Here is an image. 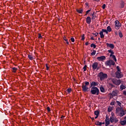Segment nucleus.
I'll use <instances>...</instances> for the list:
<instances>
[{"instance_id":"f257e3e1","label":"nucleus","mask_w":126,"mask_h":126,"mask_svg":"<svg viewBox=\"0 0 126 126\" xmlns=\"http://www.w3.org/2000/svg\"><path fill=\"white\" fill-rule=\"evenodd\" d=\"M116 114L119 115L120 117H124L126 115V111L123 108H117L116 109Z\"/></svg>"},{"instance_id":"f03ea898","label":"nucleus","mask_w":126,"mask_h":126,"mask_svg":"<svg viewBox=\"0 0 126 126\" xmlns=\"http://www.w3.org/2000/svg\"><path fill=\"white\" fill-rule=\"evenodd\" d=\"M89 82L86 81L84 83L82 84V91L84 92H88V91L89 90Z\"/></svg>"},{"instance_id":"7ed1b4c3","label":"nucleus","mask_w":126,"mask_h":126,"mask_svg":"<svg viewBox=\"0 0 126 126\" xmlns=\"http://www.w3.org/2000/svg\"><path fill=\"white\" fill-rule=\"evenodd\" d=\"M91 94H93V95H99V94L100 93L99 89L96 87H92L91 90Z\"/></svg>"},{"instance_id":"20e7f679","label":"nucleus","mask_w":126,"mask_h":126,"mask_svg":"<svg viewBox=\"0 0 126 126\" xmlns=\"http://www.w3.org/2000/svg\"><path fill=\"white\" fill-rule=\"evenodd\" d=\"M98 77H99L100 81L104 80V79H107L108 78V75L105 74L102 72H100L97 75Z\"/></svg>"},{"instance_id":"39448f33","label":"nucleus","mask_w":126,"mask_h":126,"mask_svg":"<svg viewBox=\"0 0 126 126\" xmlns=\"http://www.w3.org/2000/svg\"><path fill=\"white\" fill-rule=\"evenodd\" d=\"M122 27V24L119 20H116L115 22V28L116 30H119Z\"/></svg>"},{"instance_id":"423d86ee","label":"nucleus","mask_w":126,"mask_h":126,"mask_svg":"<svg viewBox=\"0 0 126 126\" xmlns=\"http://www.w3.org/2000/svg\"><path fill=\"white\" fill-rule=\"evenodd\" d=\"M115 64H116V63H115V62L111 60L107 61L105 63V65L108 66H111V65H115Z\"/></svg>"},{"instance_id":"0eeeda50","label":"nucleus","mask_w":126,"mask_h":126,"mask_svg":"<svg viewBox=\"0 0 126 126\" xmlns=\"http://www.w3.org/2000/svg\"><path fill=\"white\" fill-rule=\"evenodd\" d=\"M112 82L115 85H117V86H119V85H120L122 82L121 80H117L114 79L112 80Z\"/></svg>"},{"instance_id":"6e6552de","label":"nucleus","mask_w":126,"mask_h":126,"mask_svg":"<svg viewBox=\"0 0 126 126\" xmlns=\"http://www.w3.org/2000/svg\"><path fill=\"white\" fill-rule=\"evenodd\" d=\"M115 75H116V78H122V77H124V75H123V73H122V72L120 71V72H116L115 73Z\"/></svg>"},{"instance_id":"1a4fd4ad","label":"nucleus","mask_w":126,"mask_h":126,"mask_svg":"<svg viewBox=\"0 0 126 126\" xmlns=\"http://www.w3.org/2000/svg\"><path fill=\"white\" fill-rule=\"evenodd\" d=\"M96 60H97L98 62H103V61H105V60H106V57L104 56L98 57L96 58Z\"/></svg>"},{"instance_id":"9d476101","label":"nucleus","mask_w":126,"mask_h":126,"mask_svg":"<svg viewBox=\"0 0 126 126\" xmlns=\"http://www.w3.org/2000/svg\"><path fill=\"white\" fill-rule=\"evenodd\" d=\"M93 69L94 70H95V69H97L98 67V63L97 62H94L93 63L92 65Z\"/></svg>"},{"instance_id":"9b49d317","label":"nucleus","mask_w":126,"mask_h":126,"mask_svg":"<svg viewBox=\"0 0 126 126\" xmlns=\"http://www.w3.org/2000/svg\"><path fill=\"white\" fill-rule=\"evenodd\" d=\"M98 82H92V83H91V88L92 87H95V86H98Z\"/></svg>"},{"instance_id":"f8f14e48","label":"nucleus","mask_w":126,"mask_h":126,"mask_svg":"<svg viewBox=\"0 0 126 126\" xmlns=\"http://www.w3.org/2000/svg\"><path fill=\"white\" fill-rule=\"evenodd\" d=\"M119 93V91L118 90H115L113 91L111 94V95L112 96H117L118 95V94Z\"/></svg>"},{"instance_id":"ddd939ff","label":"nucleus","mask_w":126,"mask_h":126,"mask_svg":"<svg viewBox=\"0 0 126 126\" xmlns=\"http://www.w3.org/2000/svg\"><path fill=\"white\" fill-rule=\"evenodd\" d=\"M86 22L87 24H90L91 23V17L88 16L86 18Z\"/></svg>"},{"instance_id":"4468645a","label":"nucleus","mask_w":126,"mask_h":126,"mask_svg":"<svg viewBox=\"0 0 126 126\" xmlns=\"http://www.w3.org/2000/svg\"><path fill=\"white\" fill-rule=\"evenodd\" d=\"M107 47H109V48H111V49H114L115 48V45L113 44H110V43H106Z\"/></svg>"},{"instance_id":"2eb2a0df","label":"nucleus","mask_w":126,"mask_h":126,"mask_svg":"<svg viewBox=\"0 0 126 126\" xmlns=\"http://www.w3.org/2000/svg\"><path fill=\"white\" fill-rule=\"evenodd\" d=\"M122 126H126V117H125V120L121 121Z\"/></svg>"},{"instance_id":"dca6fc26","label":"nucleus","mask_w":126,"mask_h":126,"mask_svg":"<svg viewBox=\"0 0 126 126\" xmlns=\"http://www.w3.org/2000/svg\"><path fill=\"white\" fill-rule=\"evenodd\" d=\"M119 7L120 8H124V7H125V2L124 1H122L120 2Z\"/></svg>"},{"instance_id":"f3484780","label":"nucleus","mask_w":126,"mask_h":126,"mask_svg":"<svg viewBox=\"0 0 126 126\" xmlns=\"http://www.w3.org/2000/svg\"><path fill=\"white\" fill-rule=\"evenodd\" d=\"M108 53H110V57H112V56L114 55V54H115V53L114 52V51L112 50H108Z\"/></svg>"},{"instance_id":"a211bd4d","label":"nucleus","mask_w":126,"mask_h":126,"mask_svg":"<svg viewBox=\"0 0 126 126\" xmlns=\"http://www.w3.org/2000/svg\"><path fill=\"white\" fill-rule=\"evenodd\" d=\"M100 90L102 93H105V88L102 86H101L100 87Z\"/></svg>"},{"instance_id":"6ab92c4d","label":"nucleus","mask_w":126,"mask_h":126,"mask_svg":"<svg viewBox=\"0 0 126 126\" xmlns=\"http://www.w3.org/2000/svg\"><path fill=\"white\" fill-rule=\"evenodd\" d=\"M126 86H125V85H123V84L121 85V86H120V90H121V91H122V90H124V89H126Z\"/></svg>"},{"instance_id":"aec40b11","label":"nucleus","mask_w":126,"mask_h":126,"mask_svg":"<svg viewBox=\"0 0 126 126\" xmlns=\"http://www.w3.org/2000/svg\"><path fill=\"white\" fill-rule=\"evenodd\" d=\"M99 35L100 36V38H101V39H103V38H104V37H105V36L104 35V33H103V32H99Z\"/></svg>"},{"instance_id":"412c9836","label":"nucleus","mask_w":126,"mask_h":126,"mask_svg":"<svg viewBox=\"0 0 126 126\" xmlns=\"http://www.w3.org/2000/svg\"><path fill=\"white\" fill-rule=\"evenodd\" d=\"M95 125H96V126H102V122H99L97 121L95 122Z\"/></svg>"},{"instance_id":"4be33fe9","label":"nucleus","mask_w":126,"mask_h":126,"mask_svg":"<svg viewBox=\"0 0 126 126\" xmlns=\"http://www.w3.org/2000/svg\"><path fill=\"white\" fill-rule=\"evenodd\" d=\"M107 32H111L112 31V28H111V26H108L107 27Z\"/></svg>"},{"instance_id":"5701e85b","label":"nucleus","mask_w":126,"mask_h":126,"mask_svg":"<svg viewBox=\"0 0 126 126\" xmlns=\"http://www.w3.org/2000/svg\"><path fill=\"white\" fill-rule=\"evenodd\" d=\"M76 11H77V12H78V13H82L83 12V9H77Z\"/></svg>"},{"instance_id":"b1692460","label":"nucleus","mask_w":126,"mask_h":126,"mask_svg":"<svg viewBox=\"0 0 126 126\" xmlns=\"http://www.w3.org/2000/svg\"><path fill=\"white\" fill-rule=\"evenodd\" d=\"M115 118L113 117H111L110 118V123H114Z\"/></svg>"},{"instance_id":"393cba45","label":"nucleus","mask_w":126,"mask_h":126,"mask_svg":"<svg viewBox=\"0 0 126 126\" xmlns=\"http://www.w3.org/2000/svg\"><path fill=\"white\" fill-rule=\"evenodd\" d=\"M63 40H64V41H65V42L67 45H68V44H69V43L68 42V41L67 40V38H66V37L64 36L63 37Z\"/></svg>"},{"instance_id":"a878e982","label":"nucleus","mask_w":126,"mask_h":126,"mask_svg":"<svg viewBox=\"0 0 126 126\" xmlns=\"http://www.w3.org/2000/svg\"><path fill=\"white\" fill-rule=\"evenodd\" d=\"M110 125V121L109 120H106L105 121V126H108Z\"/></svg>"},{"instance_id":"bb28decb","label":"nucleus","mask_w":126,"mask_h":126,"mask_svg":"<svg viewBox=\"0 0 126 126\" xmlns=\"http://www.w3.org/2000/svg\"><path fill=\"white\" fill-rule=\"evenodd\" d=\"M91 48H93L94 49H95L96 48V45H95V44H94V43H92L91 45Z\"/></svg>"},{"instance_id":"cd10ccee","label":"nucleus","mask_w":126,"mask_h":126,"mask_svg":"<svg viewBox=\"0 0 126 126\" xmlns=\"http://www.w3.org/2000/svg\"><path fill=\"white\" fill-rule=\"evenodd\" d=\"M28 58L29 59L31 60L32 61L33 60V56L31 55H28Z\"/></svg>"},{"instance_id":"c85d7f7f","label":"nucleus","mask_w":126,"mask_h":126,"mask_svg":"<svg viewBox=\"0 0 126 126\" xmlns=\"http://www.w3.org/2000/svg\"><path fill=\"white\" fill-rule=\"evenodd\" d=\"M101 32H102L103 33H106V34H108V31H107V30L102 29L101 30Z\"/></svg>"},{"instance_id":"c756f323","label":"nucleus","mask_w":126,"mask_h":126,"mask_svg":"<svg viewBox=\"0 0 126 126\" xmlns=\"http://www.w3.org/2000/svg\"><path fill=\"white\" fill-rule=\"evenodd\" d=\"M91 55L92 56H95V55H96V50H94L93 52L91 53Z\"/></svg>"},{"instance_id":"7c9ffc66","label":"nucleus","mask_w":126,"mask_h":126,"mask_svg":"<svg viewBox=\"0 0 126 126\" xmlns=\"http://www.w3.org/2000/svg\"><path fill=\"white\" fill-rule=\"evenodd\" d=\"M109 88H110V89H112V88H113V87H115V86H114V85H113V84H109Z\"/></svg>"},{"instance_id":"2f4dec72","label":"nucleus","mask_w":126,"mask_h":126,"mask_svg":"<svg viewBox=\"0 0 126 126\" xmlns=\"http://www.w3.org/2000/svg\"><path fill=\"white\" fill-rule=\"evenodd\" d=\"M111 57L115 62H117V59L116 58V56L115 55H113Z\"/></svg>"},{"instance_id":"473e14b6","label":"nucleus","mask_w":126,"mask_h":126,"mask_svg":"<svg viewBox=\"0 0 126 126\" xmlns=\"http://www.w3.org/2000/svg\"><path fill=\"white\" fill-rule=\"evenodd\" d=\"M113 110V108L111 107H109L108 108V111L110 113V112H112Z\"/></svg>"},{"instance_id":"72a5a7b5","label":"nucleus","mask_w":126,"mask_h":126,"mask_svg":"<svg viewBox=\"0 0 126 126\" xmlns=\"http://www.w3.org/2000/svg\"><path fill=\"white\" fill-rule=\"evenodd\" d=\"M94 115L95 116H99V111H94Z\"/></svg>"},{"instance_id":"f704fd0d","label":"nucleus","mask_w":126,"mask_h":126,"mask_svg":"<svg viewBox=\"0 0 126 126\" xmlns=\"http://www.w3.org/2000/svg\"><path fill=\"white\" fill-rule=\"evenodd\" d=\"M119 37H120V38H123V33L121 32H119Z\"/></svg>"},{"instance_id":"c9c22d12","label":"nucleus","mask_w":126,"mask_h":126,"mask_svg":"<svg viewBox=\"0 0 126 126\" xmlns=\"http://www.w3.org/2000/svg\"><path fill=\"white\" fill-rule=\"evenodd\" d=\"M12 70H13L12 71L13 72H16V70H17V68L13 67Z\"/></svg>"},{"instance_id":"e433bc0d","label":"nucleus","mask_w":126,"mask_h":126,"mask_svg":"<svg viewBox=\"0 0 126 126\" xmlns=\"http://www.w3.org/2000/svg\"><path fill=\"white\" fill-rule=\"evenodd\" d=\"M85 35L84 34L82 35V38H81L82 41H84V40L85 39Z\"/></svg>"},{"instance_id":"4c0bfd02","label":"nucleus","mask_w":126,"mask_h":126,"mask_svg":"<svg viewBox=\"0 0 126 126\" xmlns=\"http://www.w3.org/2000/svg\"><path fill=\"white\" fill-rule=\"evenodd\" d=\"M87 68V65H85L83 68V69L84 70V71H86V69Z\"/></svg>"},{"instance_id":"58836bf2","label":"nucleus","mask_w":126,"mask_h":126,"mask_svg":"<svg viewBox=\"0 0 126 126\" xmlns=\"http://www.w3.org/2000/svg\"><path fill=\"white\" fill-rule=\"evenodd\" d=\"M117 105H118V106H120V107H121V106L122 105V103H121L120 101H116Z\"/></svg>"},{"instance_id":"ea45409f","label":"nucleus","mask_w":126,"mask_h":126,"mask_svg":"<svg viewBox=\"0 0 126 126\" xmlns=\"http://www.w3.org/2000/svg\"><path fill=\"white\" fill-rule=\"evenodd\" d=\"M98 34H99L98 33V32H95V33H92L93 35H94V37H97V36H98Z\"/></svg>"},{"instance_id":"a19ab883","label":"nucleus","mask_w":126,"mask_h":126,"mask_svg":"<svg viewBox=\"0 0 126 126\" xmlns=\"http://www.w3.org/2000/svg\"><path fill=\"white\" fill-rule=\"evenodd\" d=\"M92 19L93 20H94V19H95V17H96V16H95L94 15V13H93V14H92Z\"/></svg>"},{"instance_id":"79ce46f5","label":"nucleus","mask_w":126,"mask_h":126,"mask_svg":"<svg viewBox=\"0 0 126 126\" xmlns=\"http://www.w3.org/2000/svg\"><path fill=\"white\" fill-rule=\"evenodd\" d=\"M67 92H68V93H70V92H71V89H67Z\"/></svg>"},{"instance_id":"37998d69","label":"nucleus","mask_w":126,"mask_h":126,"mask_svg":"<svg viewBox=\"0 0 126 126\" xmlns=\"http://www.w3.org/2000/svg\"><path fill=\"white\" fill-rule=\"evenodd\" d=\"M102 9H105V8H106V4H103L102 5Z\"/></svg>"},{"instance_id":"c03bdc74","label":"nucleus","mask_w":126,"mask_h":126,"mask_svg":"<svg viewBox=\"0 0 126 126\" xmlns=\"http://www.w3.org/2000/svg\"><path fill=\"white\" fill-rule=\"evenodd\" d=\"M91 39H92L93 41H94V40H95V39H94V37L92 35H91Z\"/></svg>"},{"instance_id":"a18cd8bd","label":"nucleus","mask_w":126,"mask_h":126,"mask_svg":"<svg viewBox=\"0 0 126 126\" xmlns=\"http://www.w3.org/2000/svg\"><path fill=\"white\" fill-rule=\"evenodd\" d=\"M117 71L116 72H120L121 71V70L120 69V67H119V66L117 67Z\"/></svg>"},{"instance_id":"49530a36","label":"nucleus","mask_w":126,"mask_h":126,"mask_svg":"<svg viewBox=\"0 0 126 126\" xmlns=\"http://www.w3.org/2000/svg\"><path fill=\"white\" fill-rule=\"evenodd\" d=\"M90 11H91V10H88L86 11V13L85 14V15H87V14H88L89 12H90Z\"/></svg>"},{"instance_id":"de8ad7c7","label":"nucleus","mask_w":126,"mask_h":126,"mask_svg":"<svg viewBox=\"0 0 126 126\" xmlns=\"http://www.w3.org/2000/svg\"><path fill=\"white\" fill-rule=\"evenodd\" d=\"M47 110L48 112H51V109L49 107H47Z\"/></svg>"},{"instance_id":"09e8293b","label":"nucleus","mask_w":126,"mask_h":126,"mask_svg":"<svg viewBox=\"0 0 126 126\" xmlns=\"http://www.w3.org/2000/svg\"><path fill=\"white\" fill-rule=\"evenodd\" d=\"M110 105H111V106H114V105H115V102L112 101L110 103Z\"/></svg>"},{"instance_id":"8fccbe9b","label":"nucleus","mask_w":126,"mask_h":126,"mask_svg":"<svg viewBox=\"0 0 126 126\" xmlns=\"http://www.w3.org/2000/svg\"><path fill=\"white\" fill-rule=\"evenodd\" d=\"M115 123H118V122H119V121L117 119V118H114V121Z\"/></svg>"},{"instance_id":"3c124183","label":"nucleus","mask_w":126,"mask_h":126,"mask_svg":"<svg viewBox=\"0 0 126 126\" xmlns=\"http://www.w3.org/2000/svg\"><path fill=\"white\" fill-rule=\"evenodd\" d=\"M71 42H73V43L74 42V38L71 37Z\"/></svg>"},{"instance_id":"603ef678","label":"nucleus","mask_w":126,"mask_h":126,"mask_svg":"<svg viewBox=\"0 0 126 126\" xmlns=\"http://www.w3.org/2000/svg\"><path fill=\"white\" fill-rule=\"evenodd\" d=\"M38 38H39V39L42 38V35H41V33H39L38 34Z\"/></svg>"},{"instance_id":"864d4df0","label":"nucleus","mask_w":126,"mask_h":126,"mask_svg":"<svg viewBox=\"0 0 126 126\" xmlns=\"http://www.w3.org/2000/svg\"><path fill=\"white\" fill-rule=\"evenodd\" d=\"M45 65H46V68H47V70H48L49 67L48 66V64H46Z\"/></svg>"},{"instance_id":"5fc2aeb1","label":"nucleus","mask_w":126,"mask_h":126,"mask_svg":"<svg viewBox=\"0 0 126 126\" xmlns=\"http://www.w3.org/2000/svg\"><path fill=\"white\" fill-rule=\"evenodd\" d=\"M85 45H86V46H88V45H89V42H86Z\"/></svg>"},{"instance_id":"6e6d98bb","label":"nucleus","mask_w":126,"mask_h":126,"mask_svg":"<svg viewBox=\"0 0 126 126\" xmlns=\"http://www.w3.org/2000/svg\"><path fill=\"white\" fill-rule=\"evenodd\" d=\"M63 118H64V116L62 115L61 118L62 119V120H63Z\"/></svg>"},{"instance_id":"4d7b16f0","label":"nucleus","mask_w":126,"mask_h":126,"mask_svg":"<svg viewBox=\"0 0 126 126\" xmlns=\"http://www.w3.org/2000/svg\"><path fill=\"white\" fill-rule=\"evenodd\" d=\"M91 119L93 122L94 121V118H91Z\"/></svg>"},{"instance_id":"13d9d810","label":"nucleus","mask_w":126,"mask_h":126,"mask_svg":"<svg viewBox=\"0 0 126 126\" xmlns=\"http://www.w3.org/2000/svg\"><path fill=\"white\" fill-rule=\"evenodd\" d=\"M115 35H118V32H115Z\"/></svg>"},{"instance_id":"bf43d9fd","label":"nucleus","mask_w":126,"mask_h":126,"mask_svg":"<svg viewBox=\"0 0 126 126\" xmlns=\"http://www.w3.org/2000/svg\"><path fill=\"white\" fill-rule=\"evenodd\" d=\"M98 115H96L95 117V119H97L98 118Z\"/></svg>"},{"instance_id":"052dcab7","label":"nucleus","mask_w":126,"mask_h":126,"mask_svg":"<svg viewBox=\"0 0 126 126\" xmlns=\"http://www.w3.org/2000/svg\"><path fill=\"white\" fill-rule=\"evenodd\" d=\"M85 4H86V5L88 6V3L86 2V3H85Z\"/></svg>"},{"instance_id":"680f3d73","label":"nucleus","mask_w":126,"mask_h":126,"mask_svg":"<svg viewBox=\"0 0 126 126\" xmlns=\"http://www.w3.org/2000/svg\"><path fill=\"white\" fill-rule=\"evenodd\" d=\"M98 40H99V41H100V37H98Z\"/></svg>"}]
</instances>
